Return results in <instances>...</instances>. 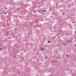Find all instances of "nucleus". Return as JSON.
Returning <instances> with one entry per match:
<instances>
[{
    "instance_id": "obj_5",
    "label": "nucleus",
    "mask_w": 76,
    "mask_h": 76,
    "mask_svg": "<svg viewBox=\"0 0 76 76\" xmlns=\"http://www.w3.org/2000/svg\"><path fill=\"white\" fill-rule=\"evenodd\" d=\"M4 14L5 15H6V14H7V13H6V12H4Z\"/></svg>"
},
{
    "instance_id": "obj_16",
    "label": "nucleus",
    "mask_w": 76,
    "mask_h": 76,
    "mask_svg": "<svg viewBox=\"0 0 76 76\" xmlns=\"http://www.w3.org/2000/svg\"><path fill=\"white\" fill-rule=\"evenodd\" d=\"M63 14V15H64V13Z\"/></svg>"
},
{
    "instance_id": "obj_11",
    "label": "nucleus",
    "mask_w": 76,
    "mask_h": 76,
    "mask_svg": "<svg viewBox=\"0 0 76 76\" xmlns=\"http://www.w3.org/2000/svg\"><path fill=\"white\" fill-rule=\"evenodd\" d=\"M72 23H74V22H72Z\"/></svg>"
},
{
    "instance_id": "obj_21",
    "label": "nucleus",
    "mask_w": 76,
    "mask_h": 76,
    "mask_svg": "<svg viewBox=\"0 0 76 76\" xmlns=\"http://www.w3.org/2000/svg\"><path fill=\"white\" fill-rule=\"evenodd\" d=\"M36 46H37V45H36Z\"/></svg>"
},
{
    "instance_id": "obj_20",
    "label": "nucleus",
    "mask_w": 76,
    "mask_h": 76,
    "mask_svg": "<svg viewBox=\"0 0 76 76\" xmlns=\"http://www.w3.org/2000/svg\"><path fill=\"white\" fill-rule=\"evenodd\" d=\"M51 32H53V31H51Z\"/></svg>"
},
{
    "instance_id": "obj_14",
    "label": "nucleus",
    "mask_w": 76,
    "mask_h": 76,
    "mask_svg": "<svg viewBox=\"0 0 76 76\" xmlns=\"http://www.w3.org/2000/svg\"><path fill=\"white\" fill-rule=\"evenodd\" d=\"M58 58H58H59V57H58V58Z\"/></svg>"
},
{
    "instance_id": "obj_18",
    "label": "nucleus",
    "mask_w": 76,
    "mask_h": 76,
    "mask_svg": "<svg viewBox=\"0 0 76 76\" xmlns=\"http://www.w3.org/2000/svg\"><path fill=\"white\" fill-rule=\"evenodd\" d=\"M48 58V57H46V58Z\"/></svg>"
},
{
    "instance_id": "obj_1",
    "label": "nucleus",
    "mask_w": 76,
    "mask_h": 76,
    "mask_svg": "<svg viewBox=\"0 0 76 76\" xmlns=\"http://www.w3.org/2000/svg\"><path fill=\"white\" fill-rule=\"evenodd\" d=\"M42 10H38V12H42Z\"/></svg>"
},
{
    "instance_id": "obj_12",
    "label": "nucleus",
    "mask_w": 76,
    "mask_h": 76,
    "mask_svg": "<svg viewBox=\"0 0 76 76\" xmlns=\"http://www.w3.org/2000/svg\"><path fill=\"white\" fill-rule=\"evenodd\" d=\"M21 62H23V61H20Z\"/></svg>"
},
{
    "instance_id": "obj_15",
    "label": "nucleus",
    "mask_w": 76,
    "mask_h": 76,
    "mask_svg": "<svg viewBox=\"0 0 76 76\" xmlns=\"http://www.w3.org/2000/svg\"><path fill=\"white\" fill-rule=\"evenodd\" d=\"M51 28H52L51 27V28H49V29H50Z\"/></svg>"
},
{
    "instance_id": "obj_22",
    "label": "nucleus",
    "mask_w": 76,
    "mask_h": 76,
    "mask_svg": "<svg viewBox=\"0 0 76 76\" xmlns=\"http://www.w3.org/2000/svg\"><path fill=\"white\" fill-rule=\"evenodd\" d=\"M46 19H47V18H46Z\"/></svg>"
},
{
    "instance_id": "obj_19",
    "label": "nucleus",
    "mask_w": 76,
    "mask_h": 76,
    "mask_svg": "<svg viewBox=\"0 0 76 76\" xmlns=\"http://www.w3.org/2000/svg\"><path fill=\"white\" fill-rule=\"evenodd\" d=\"M75 32H76V31H75Z\"/></svg>"
},
{
    "instance_id": "obj_4",
    "label": "nucleus",
    "mask_w": 76,
    "mask_h": 76,
    "mask_svg": "<svg viewBox=\"0 0 76 76\" xmlns=\"http://www.w3.org/2000/svg\"><path fill=\"white\" fill-rule=\"evenodd\" d=\"M5 10H7V9H8V8H5Z\"/></svg>"
},
{
    "instance_id": "obj_6",
    "label": "nucleus",
    "mask_w": 76,
    "mask_h": 76,
    "mask_svg": "<svg viewBox=\"0 0 76 76\" xmlns=\"http://www.w3.org/2000/svg\"><path fill=\"white\" fill-rule=\"evenodd\" d=\"M41 50L42 51H43L44 50V49L43 48L42 49H41Z\"/></svg>"
},
{
    "instance_id": "obj_8",
    "label": "nucleus",
    "mask_w": 76,
    "mask_h": 76,
    "mask_svg": "<svg viewBox=\"0 0 76 76\" xmlns=\"http://www.w3.org/2000/svg\"><path fill=\"white\" fill-rule=\"evenodd\" d=\"M37 11H34V13H35Z\"/></svg>"
},
{
    "instance_id": "obj_13",
    "label": "nucleus",
    "mask_w": 76,
    "mask_h": 76,
    "mask_svg": "<svg viewBox=\"0 0 76 76\" xmlns=\"http://www.w3.org/2000/svg\"><path fill=\"white\" fill-rule=\"evenodd\" d=\"M0 50H2V49H1V48H0Z\"/></svg>"
},
{
    "instance_id": "obj_3",
    "label": "nucleus",
    "mask_w": 76,
    "mask_h": 76,
    "mask_svg": "<svg viewBox=\"0 0 76 76\" xmlns=\"http://www.w3.org/2000/svg\"><path fill=\"white\" fill-rule=\"evenodd\" d=\"M37 3L38 4H40V2H37Z\"/></svg>"
},
{
    "instance_id": "obj_2",
    "label": "nucleus",
    "mask_w": 76,
    "mask_h": 76,
    "mask_svg": "<svg viewBox=\"0 0 76 76\" xmlns=\"http://www.w3.org/2000/svg\"><path fill=\"white\" fill-rule=\"evenodd\" d=\"M42 11H43V12H45L46 11L45 10H42Z\"/></svg>"
},
{
    "instance_id": "obj_7",
    "label": "nucleus",
    "mask_w": 76,
    "mask_h": 76,
    "mask_svg": "<svg viewBox=\"0 0 76 76\" xmlns=\"http://www.w3.org/2000/svg\"><path fill=\"white\" fill-rule=\"evenodd\" d=\"M66 56L67 57H69V55H66Z\"/></svg>"
},
{
    "instance_id": "obj_10",
    "label": "nucleus",
    "mask_w": 76,
    "mask_h": 76,
    "mask_svg": "<svg viewBox=\"0 0 76 76\" xmlns=\"http://www.w3.org/2000/svg\"><path fill=\"white\" fill-rule=\"evenodd\" d=\"M8 38H9V39L10 38V37H8Z\"/></svg>"
},
{
    "instance_id": "obj_17",
    "label": "nucleus",
    "mask_w": 76,
    "mask_h": 76,
    "mask_svg": "<svg viewBox=\"0 0 76 76\" xmlns=\"http://www.w3.org/2000/svg\"><path fill=\"white\" fill-rule=\"evenodd\" d=\"M75 47H76V44L75 45Z\"/></svg>"
},
{
    "instance_id": "obj_9",
    "label": "nucleus",
    "mask_w": 76,
    "mask_h": 76,
    "mask_svg": "<svg viewBox=\"0 0 76 76\" xmlns=\"http://www.w3.org/2000/svg\"><path fill=\"white\" fill-rule=\"evenodd\" d=\"M50 42V41H48V42Z\"/></svg>"
}]
</instances>
